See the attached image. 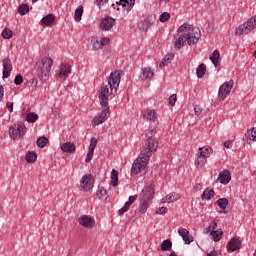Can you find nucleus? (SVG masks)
<instances>
[{
	"mask_svg": "<svg viewBox=\"0 0 256 256\" xmlns=\"http://www.w3.org/2000/svg\"><path fill=\"white\" fill-rule=\"evenodd\" d=\"M120 83L121 73L119 71H115L110 74L108 84L102 85L98 90L99 103L104 109L100 115L93 119V127H97V125H101V123H105V121L109 119V115H111V111L109 110V99H113V97L117 95V89H119Z\"/></svg>",
	"mask_w": 256,
	"mask_h": 256,
	"instance_id": "nucleus-1",
	"label": "nucleus"
},
{
	"mask_svg": "<svg viewBox=\"0 0 256 256\" xmlns=\"http://www.w3.org/2000/svg\"><path fill=\"white\" fill-rule=\"evenodd\" d=\"M199 39H201V30L193 28L191 24L184 23L178 28L174 45L176 49H183L185 45H197Z\"/></svg>",
	"mask_w": 256,
	"mask_h": 256,
	"instance_id": "nucleus-2",
	"label": "nucleus"
},
{
	"mask_svg": "<svg viewBox=\"0 0 256 256\" xmlns=\"http://www.w3.org/2000/svg\"><path fill=\"white\" fill-rule=\"evenodd\" d=\"M153 197H155V185L151 184L146 186L140 194L138 212L141 213V215L147 213V209H149L151 203H153Z\"/></svg>",
	"mask_w": 256,
	"mask_h": 256,
	"instance_id": "nucleus-3",
	"label": "nucleus"
},
{
	"mask_svg": "<svg viewBox=\"0 0 256 256\" xmlns=\"http://www.w3.org/2000/svg\"><path fill=\"white\" fill-rule=\"evenodd\" d=\"M53 67V59L49 57L42 58L41 61L36 63L35 71L38 77H41L43 81L49 79V73H51V68Z\"/></svg>",
	"mask_w": 256,
	"mask_h": 256,
	"instance_id": "nucleus-4",
	"label": "nucleus"
},
{
	"mask_svg": "<svg viewBox=\"0 0 256 256\" xmlns=\"http://www.w3.org/2000/svg\"><path fill=\"white\" fill-rule=\"evenodd\" d=\"M149 159H151L150 154L141 152L132 164V173L139 175V173L145 171V169H147V163H149Z\"/></svg>",
	"mask_w": 256,
	"mask_h": 256,
	"instance_id": "nucleus-5",
	"label": "nucleus"
},
{
	"mask_svg": "<svg viewBox=\"0 0 256 256\" xmlns=\"http://www.w3.org/2000/svg\"><path fill=\"white\" fill-rule=\"evenodd\" d=\"M256 29V16L250 18L244 24H241L238 28H236L237 35H247Z\"/></svg>",
	"mask_w": 256,
	"mask_h": 256,
	"instance_id": "nucleus-6",
	"label": "nucleus"
},
{
	"mask_svg": "<svg viewBox=\"0 0 256 256\" xmlns=\"http://www.w3.org/2000/svg\"><path fill=\"white\" fill-rule=\"evenodd\" d=\"M93 183H95L93 177L90 174H85L80 179V189L84 193H89V191H91V189L93 188Z\"/></svg>",
	"mask_w": 256,
	"mask_h": 256,
	"instance_id": "nucleus-7",
	"label": "nucleus"
},
{
	"mask_svg": "<svg viewBox=\"0 0 256 256\" xmlns=\"http://www.w3.org/2000/svg\"><path fill=\"white\" fill-rule=\"evenodd\" d=\"M231 89H233V80H230V81L222 84L218 91L219 99L221 101H225V99H227L228 95L231 94Z\"/></svg>",
	"mask_w": 256,
	"mask_h": 256,
	"instance_id": "nucleus-8",
	"label": "nucleus"
},
{
	"mask_svg": "<svg viewBox=\"0 0 256 256\" xmlns=\"http://www.w3.org/2000/svg\"><path fill=\"white\" fill-rule=\"evenodd\" d=\"M111 43V39L109 37H102L101 39L99 38H92L91 39V45L93 51H101L103 47H107Z\"/></svg>",
	"mask_w": 256,
	"mask_h": 256,
	"instance_id": "nucleus-9",
	"label": "nucleus"
},
{
	"mask_svg": "<svg viewBox=\"0 0 256 256\" xmlns=\"http://www.w3.org/2000/svg\"><path fill=\"white\" fill-rule=\"evenodd\" d=\"M157 149H159V142L155 138L150 137L147 139L146 147L141 153H146V155H150L151 157V154L155 153Z\"/></svg>",
	"mask_w": 256,
	"mask_h": 256,
	"instance_id": "nucleus-10",
	"label": "nucleus"
},
{
	"mask_svg": "<svg viewBox=\"0 0 256 256\" xmlns=\"http://www.w3.org/2000/svg\"><path fill=\"white\" fill-rule=\"evenodd\" d=\"M78 223L81 227H85V229H93V227H95V218L83 214L78 218Z\"/></svg>",
	"mask_w": 256,
	"mask_h": 256,
	"instance_id": "nucleus-11",
	"label": "nucleus"
},
{
	"mask_svg": "<svg viewBox=\"0 0 256 256\" xmlns=\"http://www.w3.org/2000/svg\"><path fill=\"white\" fill-rule=\"evenodd\" d=\"M2 66H3L2 79H9V77H11V71H13V63H11V60L9 58H4L2 60Z\"/></svg>",
	"mask_w": 256,
	"mask_h": 256,
	"instance_id": "nucleus-12",
	"label": "nucleus"
},
{
	"mask_svg": "<svg viewBox=\"0 0 256 256\" xmlns=\"http://www.w3.org/2000/svg\"><path fill=\"white\" fill-rule=\"evenodd\" d=\"M115 27V19L112 17H105L100 22L101 31H111Z\"/></svg>",
	"mask_w": 256,
	"mask_h": 256,
	"instance_id": "nucleus-13",
	"label": "nucleus"
},
{
	"mask_svg": "<svg viewBox=\"0 0 256 256\" xmlns=\"http://www.w3.org/2000/svg\"><path fill=\"white\" fill-rule=\"evenodd\" d=\"M71 75V65L67 63H62L59 68L58 77L61 81H65L67 77Z\"/></svg>",
	"mask_w": 256,
	"mask_h": 256,
	"instance_id": "nucleus-14",
	"label": "nucleus"
},
{
	"mask_svg": "<svg viewBox=\"0 0 256 256\" xmlns=\"http://www.w3.org/2000/svg\"><path fill=\"white\" fill-rule=\"evenodd\" d=\"M178 234L180 235V237H182L185 245H191V243H193L194 238L193 236H191L189 230H187L186 228H179Z\"/></svg>",
	"mask_w": 256,
	"mask_h": 256,
	"instance_id": "nucleus-15",
	"label": "nucleus"
},
{
	"mask_svg": "<svg viewBox=\"0 0 256 256\" xmlns=\"http://www.w3.org/2000/svg\"><path fill=\"white\" fill-rule=\"evenodd\" d=\"M96 148H97V138L93 137L90 141L88 153L85 159L87 163H91V160L93 159V154L95 153Z\"/></svg>",
	"mask_w": 256,
	"mask_h": 256,
	"instance_id": "nucleus-16",
	"label": "nucleus"
},
{
	"mask_svg": "<svg viewBox=\"0 0 256 256\" xmlns=\"http://www.w3.org/2000/svg\"><path fill=\"white\" fill-rule=\"evenodd\" d=\"M153 77H155V70H153L149 66L142 68V72L140 74V79H142V81L147 80V79L149 81H151V79H153Z\"/></svg>",
	"mask_w": 256,
	"mask_h": 256,
	"instance_id": "nucleus-17",
	"label": "nucleus"
},
{
	"mask_svg": "<svg viewBox=\"0 0 256 256\" xmlns=\"http://www.w3.org/2000/svg\"><path fill=\"white\" fill-rule=\"evenodd\" d=\"M241 249V240L232 238L227 245V251L233 253V251H239Z\"/></svg>",
	"mask_w": 256,
	"mask_h": 256,
	"instance_id": "nucleus-18",
	"label": "nucleus"
},
{
	"mask_svg": "<svg viewBox=\"0 0 256 256\" xmlns=\"http://www.w3.org/2000/svg\"><path fill=\"white\" fill-rule=\"evenodd\" d=\"M143 119L149 121V123H155L158 119L157 111L155 110H146L143 114Z\"/></svg>",
	"mask_w": 256,
	"mask_h": 256,
	"instance_id": "nucleus-19",
	"label": "nucleus"
},
{
	"mask_svg": "<svg viewBox=\"0 0 256 256\" xmlns=\"http://www.w3.org/2000/svg\"><path fill=\"white\" fill-rule=\"evenodd\" d=\"M134 201H137V195L130 196L128 201L124 204V206L118 210V215H123L124 213H127L129 209L131 208V205H133Z\"/></svg>",
	"mask_w": 256,
	"mask_h": 256,
	"instance_id": "nucleus-20",
	"label": "nucleus"
},
{
	"mask_svg": "<svg viewBox=\"0 0 256 256\" xmlns=\"http://www.w3.org/2000/svg\"><path fill=\"white\" fill-rule=\"evenodd\" d=\"M60 149L62 153H75V151L77 150V147L73 142H65L60 144Z\"/></svg>",
	"mask_w": 256,
	"mask_h": 256,
	"instance_id": "nucleus-21",
	"label": "nucleus"
},
{
	"mask_svg": "<svg viewBox=\"0 0 256 256\" xmlns=\"http://www.w3.org/2000/svg\"><path fill=\"white\" fill-rule=\"evenodd\" d=\"M9 135L14 141H18V139H21L25 136V130L24 129H10Z\"/></svg>",
	"mask_w": 256,
	"mask_h": 256,
	"instance_id": "nucleus-22",
	"label": "nucleus"
},
{
	"mask_svg": "<svg viewBox=\"0 0 256 256\" xmlns=\"http://www.w3.org/2000/svg\"><path fill=\"white\" fill-rule=\"evenodd\" d=\"M197 154L200 155L201 157L209 159V157H211V155H213V148H211L210 146L200 147L198 149Z\"/></svg>",
	"mask_w": 256,
	"mask_h": 256,
	"instance_id": "nucleus-23",
	"label": "nucleus"
},
{
	"mask_svg": "<svg viewBox=\"0 0 256 256\" xmlns=\"http://www.w3.org/2000/svg\"><path fill=\"white\" fill-rule=\"evenodd\" d=\"M218 181L222 183V185H227V183L231 181V172L229 171L220 172Z\"/></svg>",
	"mask_w": 256,
	"mask_h": 256,
	"instance_id": "nucleus-24",
	"label": "nucleus"
},
{
	"mask_svg": "<svg viewBox=\"0 0 256 256\" xmlns=\"http://www.w3.org/2000/svg\"><path fill=\"white\" fill-rule=\"evenodd\" d=\"M179 199H181V195H179V193L171 192L165 196L163 203H174V201H179Z\"/></svg>",
	"mask_w": 256,
	"mask_h": 256,
	"instance_id": "nucleus-25",
	"label": "nucleus"
},
{
	"mask_svg": "<svg viewBox=\"0 0 256 256\" xmlns=\"http://www.w3.org/2000/svg\"><path fill=\"white\" fill-rule=\"evenodd\" d=\"M205 163H207V158L201 156L200 154H196L194 165L196 169H203L205 167Z\"/></svg>",
	"mask_w": 256,
	"mask_h": 256,
	"instance_id": "nucleus-26",
	"label": "nucleus"
},
{
	"mask_svg": "<svg viewBox=\"0 0 256 256\" xmlns=\"http://www.w3.org/2000/svg\"><path fill=\"white\" fill-rule=\"evenodd\" d=\"M202 201H210V199H213L215 197V191L213 189H205L202 194Z\"/></svg>",
	"mask_w": 256,
	"mask_h": 256,
	"instance_id": "nucleus-27",
	"label": "nucleus"
},
{
	"mask_svg": "<svg viewBox=\"0 0 256 256\" xmlns=\"http://www.w3.org/2000/svg\"><path fill=\"white\" fill-rule=\"evenodd\" d=\"M119 5H122V7H126L127 13L135 7V0H120Z\"/></svg>",
	"mask_w": 256,
	"mask_h": 256,
	"instance_id": "nucleus-28",
	"label": "nucleus"
},
{
	"mask_svg": "<svg viewBox=\"0 0 256 256\" xmlns=\"http://www.w3.org/2000/svg\"><path fill=\"white\" fill-rule=\"evenodd\" d=\"M173 59H175V54L166 55L160 62L159 67L161 69H163V67H167V65H169V63H171V61H173Z\"/></svg>",
	"mask_w": 256,
	"mask_h": 256,
	"instance_id": "nucleus-29",
	"label": "nucleus"
},
{
	"mask_svg": "<svg viewBox=\"0 0 256 256\" xmlns=\"http://www.w3.org/2000/svg\"><path fill=\"white\" fill-rule=\"evenodd\" d=\"M110 179H111L112 187H117L119 185V172H117V170L113 169L110 174Z\"/></svg>",
	"mask_w": 256,
	"mask_h": 256,
	"instance_id": "nucleus-30",
	"label": "nucleus"
},
{
	"mask_svg": "<svg viewBox=\"0 0 256 256\" xmlns=\"http://www.w3.org/2000/svg\"><path fill=\"white\" fill-rule=\"evenodd\" d=\"M207 72V66L205 64H200L196 69V75L198 79L205 77V73Z\"/></svg>",
	"mask_w": 256,
	"mask_h": 256,
	"instance_id": "nucleus-31",
	"label": "nucleus"
},
{
	"mask_svg": "<svg viewBox=\"0 0 256 256\" xmlns=\"http://www.w3.org/2000/svg\"><path fill=\"white\" fill-rule=\"evenodd\" d=\"M49 143V138L42 136L39 137L36 141V145L37 147H39L40 149H45V147H47V144Z\"/></svg>",
	"mask_w": 256,
	"mask_h": 256,
	"instance_id": "nucleus-32",
	"label": "nucleus"
},
{
	"mask_svg": "<svg viewBox=\"0 0 256 256\" xmlns=\"http://www.w3.org/2000/svg\"><path fill=\"white\" fill-rule=\"evenodd\" d=\"M221 57V53L219 50H215L212 55L210 56V61L213 63L215 67L219 65V58Z\"/></svg>",
	"mask_w": 256,
	"mask_h": 256,
	"instance_id": "nucleus-33",
	"label": "nucleus"
},
{
	"mask_svg": "<svg viewBox=\"0 0 256 256\" xmlns=\"http://www.w3.org/2000/svg\"><path fill=\"white\" fill-rule=\"evenodd\" d=\"M210 235H212L215 242L221 241L223 239V230H213L210 232Z\"/></svg>",
	"mask_w": 256,
	"mask_h": 256,
	"instance_id": "nucleus-34",
	"label": "nucleus"
},
{
	"mask_svg": "<svg viewBox=\"0 0 256 256\" xmlns=\"http://www.w3.org/2000/svg\"><path fill=\"white\" fill-rule=\"evenodd\" d=\"M41 23L48 26L53 25V23H55V15L48 14L46 17L42 18Z\"/></svg>",
	"mask_w": 256,
	"mask_h": 256,
	"instance_id": "nucleus-35",
	"label": "nucleus"
},
{
	"mask_svg": "<svg viewBox=\"0 0 256 256\" xmlns=\"http://www.w3.org/2000/svg\"><path fill=\"white\" fill-rule=\"evenodd\" d=\"M83 17V6H79L74 13V20L76 23L81 22V19Z\"/></svg>",
	"mask_w": 256,
	"mask_h": 256,
	"instance_id": "nucleus-36",
	"label": "nucleus"
},
{
	"mask_svg": "<svg viewBox=\"0 0 256 256\" xmlns=\"http://www.w3.org/2000/svg\"><path fill=\"white\" fill-rule=\"evenodd\" d=\"M25 159L27 163H35L37 161V153L35 152H28L25 155Z\"/></svg>",
	"mask_w": 256,
	"mask_h": 256,
	"instance_id": "nucleus-37",
	"label": "nucleus"
},
{
	"mask_svg": "<svg viewBox=\"0 0 256 256\" xmlns=\"http://www.w3.org/2000/svg\"><path fill=\"white\" fill-rule=\"evenodd\" d=\"M216 203L220 209L225 210L227 209V205H229V200L227 198H220Z\"/></svg>",
	"mask_w": 256,
	"mask_h": 256,
	"instance_id": "nucleus-38",
	"label": "nucleus"
},
{
	"mask_svg": "<svg viewBox=\"0 0 256 256\" xmlns=\"http://www.w3.org/2000/svg\"><path fill=\"white\" fill-rule=\"evenodd\" d=\"M37 119H39V116L33 112H30L26 115V121L28 123H35V121H37Z\"/></svg>",
	"mask_w": 256,
	"mask_h": 256,
	"instance_id": "nucleus-39",
	"label": "nucleus"
},
{
	"mask_svg": "<svg viewBox=\"0 0 256 256\" xmlns=\"http://www.w3.org/2000/svg\"><path fill=\"white\" fill-rule=\"evenodd\" d=\"M172 247L171 241L165 240L161 244V250L162 251H169Z\"/></svg>",
	"mask_w": 256,
	"mask_h": 256,
	"instance_id": "nucleus-40",
	"label": "nucleus"
},
{
	"mask_svg": "<svg viewBox=\"0 0 256 256\" xmlns=\"http://www.w3.org/2000/svg\"><path fill=\"white\" fill-rule=\"evenodd\" d=\"M18 13H20V15H25L26 13H29V6L26 4L20 5L18 8Z\"/></svg>",
	"mask_w": 256,
	"mask_h": 256,
	"instance_id": "nucleus-41",
	"label": "nucleus"
},
{
	"mask_svg": "<svg viewBox=\"0 0 256 256\" xmlns=\"http://www.w3.org/2000/svg\"><path fill=\"white\" fill-rule=\"evenodd\" d=\"M2 36L4 39H11V37H13V31H11L9 28H6L2 31Z\"/></svg>",
	"mask_w": 256,
	"mask_h": 256,
	"instance_id": "nucleus-42",
	"label": "nucleus"
},
{
	"mask_svg": "<svg viewBox=\"0 0 256 256\" xmlns=\"http://www.w3.org/2000/svg\"><path fill=\"white\" fill-rule=\"evenodd\" d=\"M169 19H171V14H169L168 12H163L160 15V22L161 23H166V21H169Z\"/></svg>",
	"mask_w": 256,
	"mask_h": 256,
	"instance_id": "nucleus-43",
	"label": "nucleus"
},
{
	"mask_svg": "<svg viewBox=\"0 0 256 256\" xmlns=\"http://www.w3.org/2000/svg\"><path fill=\"white\" fill-rule=\"evenodd\" d=\"M245 135H248L251 141H256V129H250Z\"/></svg>",
	"mask_w": 256,
	"mask_h": 256,
	"instance_id": "nucleus-44",
	"label": "nucleus"
},
{
	"mask_svg": "<svg viewBox=\"0 0 256 256\" xmlns=\"http://www.w3.org/2000/svg\"><path fill=\"white\" fill-rule=\"evenodd\" d=\"M97 195L99 199H103V197L107 196V190L104 189L103 187H99Z\"/></svg>",
	"mask_w": 256,
	"mask_h": 256,
	"instance_id": "nucleus-45",
	"label": "nucleus"
},
{
	"mask_svg": "<svg viewBox=\"0 0 256 256\" xmlns=\"http://www.w3.org/2000/svg\"><path fill=\"white\" fill-rule=\"evenodd\" d=\"M168 101H169V105H171L173 107L175 105V103H177V94L171 95L169 97Z\"/></svg>",
	"mask_w": 256,
	"mask_h": 256,
	"instance_id": "nucleus-46",
	"label": "nucleus"
},
{
	"mask_svg": "<svg viewBox=\"0 0 256 256\" xmlns=\"http://www.w3.org/2000/svg\"><path fill=\"white\" fill-rule=\"evenodd\" d=\"M168 209L167 207H160L156 209V214L157 215H165L167 213Z\"/></svg>",
	"mask_w": 256,
	"mask_h": 256,
	"instance_id": "nucleus-47",
	"label": "nucleus"
},
{
	"mask_svg": "<svg viewBox=\"0 0 256 256\" xmlns=\"http://www.w3.org/2000/svg\"><path fill=\"white\" fill-rule=\"evenodd\" d=\"M217 229V223L213 222L212 224H210V226L208 227V230H204V233H209V231H215Z\"/></svg>",
	"mask_w": 256,
	"mask_h": 256,
	"instance_id": "nucleus-48",
	"label": "nucleus"
},
{
	"mask_svg": "<svg viewBox=\"0 0 256 256\" xmlns=\"http://www.w3.org/2000/svg\"><path fill=\"white\" fill-rule=\"evenodd\" d=\"M52 115H54V117L57 119L59 118V116L61 115V109L59 108H53L52 109Z\"/></svg>",
	"mask_w": 256,
	"mask_h": 256,
	"instance_id": "nucleus-49",
	"label": "nucleus"
},
{
	"mask_svg": "<svg viewBox=\"0 0 256 256\" xmlns=\"http://www.w3.org/2000/svg\"><path fill=\"white\" fill-rule=\"evenodd\" d=\"M14 83L15 85H21V83H23V76L17 75L14 79Z\"/></svg>",
	"mask_w": 256,
	"mask_h": 256,
	"instance_id": "nucleus-50",
	"label": "nucleus"
},
{
	"mask_svg": "<svg viewBox=\"0 0 256 256\" xmlns=\"http://www.w3.org/2000/svg\"><path fill=\"white\" fill-rule=\"evenodd\" d=\"M5 96V88L0 84V102L3 101V97Z\"/></svg>",
	"mask_w": 256,
	"mask_h": 256,
	"instance_id": "nucleus-51",
	"label": "nucleus"
},
{
	"mask_svg": "<svg viewBox=\"0 0 256 256\" xmlns=\"http://www.w3.org/2000/svg\"><path fill=\"white\" fill-rule=\"evenodd\" d=\"M224 147H226V149H231V147H233V141L228 140L224 142Z\"/></svg>",
	"mask_w": 256,
	"mask_h": 256,
	"instance_id": "nucleus-52",
	"label": "nucleus"
},
{
	"mask_svg": "<svg viewBox=\"0 0 256 256\" xmlns=\"http://www.w3.org/2000/svg\"><path fill=\"white\" fill-rule=\"evenodd\" d=\"M6 107L9 111V113H13V102H7Z\"/></svg>",
	"mask_w": 256,
	"mask_h": 256,
	"instance_id": "nucleus-53",
	"label": "nucleus"
},
{
	"mask_svg": "<svg viewBox=\"0 0 256 256\" xmlns=\"http://www.w3.org/2000/svg\"><path fill=\"white\" fill-rule=\"evenodd\" d=\"M195 115L199 116L202 113V109L199 106L194 107Z\"/></svg>",
	"mask_w": 256,
	"mask_h": 256,
	"instance_id": "nucleus-54",
	"label": "nucleus"
},
{
	"mask_svg": "<svg viewBox=\"0 0 256 256\" xmlns=\"http://www.w3.org/2000/svg\"><path fill=\"white\" fill-rule=\"evenodd\" d=\"M201 189H203V185L200 183L194 185V191H201Z\"/></svg>",
	"mask_w": 256,
	"mask_h": 256,
	"instance_id": "nucleus-55",
	"label": "nucleus"
},
{
	"mask_svg": "<svg viewBox=\"0 0 256 256\" xmlns=\"http://www.w3.org/2000/svg\"><path fill=\"white\" fill-rule=\"evenodd\" d=\"M108 0H96V3L98 5V7H101V5H103L104 3H107Z\"/></svg>",
	"mask_w": 256,
	"mask_h": 256,
	"instance_id": "nucleus-56",
	"label": "nucleus"
},
{
	"mask_svg": "<svg viewBox=\"0 0 256 256\" xmlns=\"http://www.w3.org/2000/svg\"><path fill=\"white\" fill-rule=\"evenodd\" d=\"M117 5H119V2L116 3V5L115 4L112 5L113 9L117 8Z\"/></svg>",
	"mask_w": 256,
	"mask_h": 256,
	"instance_id": "nucleus-57",
	"label": "nucleus"
},
{
	"mask_svg": "<svg viewBox=\"0 0 256 256\" xmlns=\"http://www.w3.org/2000/svg\"><path fill=\"white\" fill-rule=\"evenodd\" d=\"M38 0H32V3H37Z\"/></svg>",
	"mask_w": 256,
	"mask_h": 256,
	"instance_id": "nucleus-58",
	"label": "nucleus"
},
{
	"mask_svg": "<svg viewBox=\"0 0 256 256\" xmlns=\"http://www.w3.org/2000/svg\"><path fill=\"white\" fill-rule=\"evenodd\" d=\"M170 256H177L175 253L170 254Z\"/></svg>",
	"mask_w": 256,
	"mask_h": 256,
	"instance_id": "nucleus-59",
	"label": "nucleus"
},
{
	"mask_svg": "<svg viewBox=\"0 0 256 256\" xmlns=\"http://www.w3.org/2000/svg\"><path fill=\"white\" fill-rule=\"evenodd\" d=\"M160 1H165V2H167V1H169V0H160Z\"/></svg>",
	"mask_w": 256,
	"mask_h": 256,
	"instance_id": "nucleus-60",
	"label": "nucleus"
},
{
	"mask_svg": "<svg viewBox=\"0 0 256 256\" xmlns=\"http://www.w3.org/2000/svg\"><path fill=\"white\" fill-rule=\"evenodd\" d=\"M254 256H256V250H255V252H254V254H253Z\"/></svg>",
	"mask_w": 256,
	"mask_h": 256,
	"instance_id": "nucleus-61",
	"label": "nucleus"
}]
</instances>
